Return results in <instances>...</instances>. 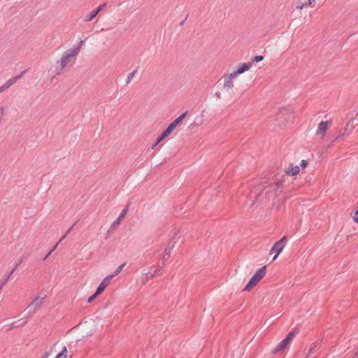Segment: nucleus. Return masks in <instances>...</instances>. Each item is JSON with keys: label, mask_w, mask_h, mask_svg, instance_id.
Here are the masks:
<instances>
[{"label": "nucleus", "mask_w": 358, "mask_h": 358, "mask_svg": "<svg viewBox=\"0 0 358 358\" xmlns=\"http://www.w3.org/2000/svg\"><path fill=\"white\" fill-rule=\"evenodd\" d=\"M275 182H276V180H275V182H274L273 185H274ZM266 184H267V185H264V186H263V187L262 188V190H261V191L259 192V194L255 196V202H261V201H264V199H266V198L269 197V196H269V194H271V193H273V192H277V191H278V190L273 191L272 189H270V191H269L268 192L266 193V190H265V191H264V192L263 196L261 197V199H259V198H257V197H258V196H259V194L263 191V189H264V188H265V187H268V186H269V185H273V183H269V184H268V182H266ZM267 190H269V188H268V189H267Z\"/></svg>", "instance_id": "7"}, {"label": "nucleus", "mask_w": 358, "mask_h": 358, "mask_svg": "<svg viewBox=\"0 0 358 358\" xmlns=\"http://www.w3.org/2000/svg\"><path fill=\"white\" fill-rule=\"evenodd\" d=\"M162 266H158L157 268H155L153 271H150L149 272H148L146 274H145V278L146 279H150V278H152L153 277L159 274V272L160 271L162 270Z\"/></svg>", "instance_id": "13"}, {"label": "nucleus", "mask_w": 358, "mask_h": 358, "mask_svg": "<svg viewBox=\"0 0 358 358\" xmlns=\"http://www.w3.org/2000/svg\"><path fill=\"white\" fill-rule=\"evenodd\" d=\"M317 346V345L315 343H313L311 347L309 348L308 352H307V355H306V357H311V355L314 353V350H315V348Z\"/></svg>", "instance_id": "21"}, {"label": "nucleus", "mask_w": 358, "mask_h": 358, "mask_svg": "<svg viewBox=\"0 0 358 358\" xmlns=\"http://www.w3.org/2000/svg\"><path fill=\"white\" fill-rule=\"evenodd\" d=\"M20 320H18V321L14 322L13 323V327H20V326L22 324L21 323H20Z\"/></svg>", "instance_id": "36"}, {"label": "nucleus", "mask_w": 358, "mask_h": 358, "mask_svg": "<svg viewBox=\"0 0 358 358\" xmlns=\"http://www.w3.org/2000/svg\"><path fill=\"white\" fill-rule=\"evenodd\" d=\"M353 220L355 222H358V209L355 211Z\"/></svg>", "instance_id": "32"}, {"label": "nucleus", "mask_w": 358, "mask_h": 358, "mask_svg": "<svg viewBox=\"0 0 358 358\" xmlns=\"http://www.w3.org/2000/svg\"><path fill=\"white\" fill-rule=\"evenodd\" d=\"M136 72H137V69L134 70L131 73H130L129 74V76H127V81H126L127 84H129L131 81L132 78L134 77Z\"/></svg>", "instance_id": "20"}, {"label": "nucleus", "mask_w": 358, "mask_h": 358, "mask_svg": "<svg viewBox=\"0 0 358 358\" xmlns=\"http://www.w3.org/2000/svg\"><path fill=\"white\" fill-rule=\"evenodd\" d=\"M99 294H96V292H95V293L94 294H92V296H90L88 299H87V302L88 303H91L92 302L94 299L98 296Z\"/></svg>", "instance_id": "30"}, {"label": "nucleus", "mask_w": 358, "mask_h": 358, "mask_svg": "<svg viewBox=\"0 0 358 358\" xmlns=\"http://www.w3.org/2000/svg\"><path fill=\"white\" fill-rule=\"evenodd\" d=\"M287 237L283 236L278 241H277L274 245L271 248L270 250V253H275V256L273 258V260H275L278 256L282 252L283 250L286 243H287Z\"/></svg>", "instance_id": "4"}, {"label": "nucleus", "mask_w": 358, "mask_h": 358, "mask_svg": "<svg viewBox=\"0 0 358 358\" xmlns=\"http://www.w3.org/2000/svg\"><path fill=\"white\" fill-rule=\"evenodd\" d=\"M67 357V349L66 346L63 347L62 350L58 353L55 358H66Z\"/></svg>", "instance_id": "15"}, {"label": "nucleus", "mask_w": 358, "mask_h": 358, "mask_svg": "<svg viewBox=\"0 0 358 358\" xmlns=\"http://www.w3.org/2000/svg\"><path fill=\"white\" fill-rule=\"evenodd\" d=\"M175 129L176 127L170 123L167 128L163 131L164 135L167 137Z\"/></svg>", "instance_id": "16"}, {"label": "nucleus", "mask_w": 358, "mask_h": 358, "mask_svg": "<svg viewBox=\"0 0 358 358\" xmlns=\"http://www.w3.org/2000/svg\"><path fill=\"white\" fill-rule=\"evenodd\" d=\"M106 6V3L101 4L98 6L95 10H93V13H95L96 15L99 14V13Z\"/></svg>", "instance_id": "25"}, {"label": "nucleus", "mask_w": 358, "mask_h": 358, "mask_svg": "<svg viewBox=\"0 0 358 358\" xmlns=\"http://www.w3.org/2000/svg\"><path fill=\"white\" fill-rule=\"evenodd\" d=\"M106 6V3L101 4L98 6L95 10H93V13H95L96 15L99 14V13Z\"/></svg>", "instance_id": "26"}, {"label": "nucleus", "mask_w": 358, "mask_h": 358, "mask_svg": "<svg viewBox=\"0 0 358 358\" xmlns=\"http://www.w3.org/2000/svg\"><path fill=\"white\" fill-rule=\"evenodd\" d=\"M26 70L22 71L20 75H17L8 80H7L3 85L4 86V89L7 90L13 84H15L18 80H20L26 73Z\"/></svg>", "instance_id": "10"}, {"label": "nucleus", "mask_w": 358, "mask_h": 358, "mask_svg": "<svg viewBox=\"0 0 358 358\" xmlns=\"http://www.w3.org/2000/svg\"><path fill=\"white\" fill-rule=\"evenodd\" d=\"M173 248H174V244H173L171 245V247L169 246V248H166V250H165V253H169L170 255L171 252V249H173Z\"/></svg>", "instance_id": "35"}, {"label": "nucleus", "mask_w": 358, "mask_h": 358, "mask_svg": "<svg viewBox=\"0 0 358 358\" xmlns=\"http://www.w3.org/2000/svg\"><path fill=\"white\" fill-rule=\"evenodd\" d=\"M290 343H291L285 338L282 341H280L278 344V345L274 349L272 350V354L275 355L280 351L284 350L285 349L288 348Z\"/></svg>", "instance_id": "9"}, {"label": "nucleus", "mask_w": 358, "mask_h": 358, "mask_svg": "<svg viewBox=\"0 0 358 358\" xmlns=\"http://www.w3.org/2000/svg\"><path fill=\"white\" fill-rule=\"evenodd\" d=\"M77 222H75L69 229L68 231L66 232L67 233V234L72 230V229L73 228V227L76 225Z\"/></svg>", "instance_id": "38"}, {"label": "nucleus", "mask_w": 358, "mask_h": 358, "mask_svg": "<svg viewBox=\"0 0 358 358\" xmlns=\"http://www.w3.org/2000/svg\"><path fill=\"white\" fill-rule=\"evenodd\" d=\"M251 67L252 64L250 62L243 63L238 67V69L236 71L234 72V75H236L238 76V75L249 70Z\"/></svg>", "instance_id": "12"}, {"label": "nucleus", "mask_w": 358, "mask_h": 358, "mask_svg": "<svg viewBox=\"0 0 358 358\" xmlns=\"http://www.w3.org/2000/svg\"><path fill=\"white\" fill-rule=\"evenodd\" d=\"M296 334V332L295 331H292L286 336L285 338L291 343L293 338L295 337Z\"/></svg>", "instance_id": "19"}, {"label": "nucleus", "mask_w": 358, "mask_h": 358, "mask_svg": "<svg viewBox=\"0 0 358 358\" xmlns=\"http://www.w3.org/2000/svg\"><path fill=\"white\" fill-rule=\"evenodd\" d=\"M121 220H121L120 218L117 217V219H116V220L113 222V224H111V227H110V230H112V229H113L116 228V227L120 224V223Z\"/></svg>", "instance_id": "22"}, {"label": "nucleus", "mask_w": 358, "mask_h": 358, "mask_svg": "<svg viewBox=\"0 0 358 358\" xmlns=\"http://www.w3.org/2000/svg\"><path fill=\"white\" fill-rule=\"evenodd\" d=\"M5 90H6V89H4V86L3 85L0 87V93L3 92Z\"/></svg>", "instance_id": "39"}, {"label": "nucleus", "mask_w": 358, "mask_h": 358, "mask_svg": "<svg viewBox=\"0 0 358 358\" xmlns=\"http://www.w3.org/2000/svg\"><path fill=\"white\" fill-rule=\"evenodd\" d=\"M158 144H159V143H157V142H155V143L152 145V149H155V148L157 147V145Z\"/></svg>", "instance_id": "40"}, {"label": "nucleus", "mask_w": 358, "mask_h": 358, "mask_svg": "<svg viewBox=\"0 0 358 358\" xmlns=\"http://www.w3.org/2000/svg\"><path fill=\"white\" fill-rule=\"evenodd\" d=\"M169 257V253H164V255H163L162 257V260L163 262H166Z\"/></svg>", "instance_id": "34"}, {"label": "nucleus", "mask_w": 358, "mask_h": 358, "mask_svg": "<svg viewBox=\"0 0 358 358\" xmlns=\"http://www.w3.org/2000/svg\"><path fill=\"white\" fill-rule=\"evenodd\" d=\"M95 13H93V11L88 15H87L85 18V22H90L92 21L94 18L96 17Z\"/></svg>", "instance_id": "23"}, {"label": "nucleus", "mask_w": 358, "mask_h": 358, "mask_svg": "<svg viewBox=\"0 0 358 358\" xmlns=\"http://www.w3.org/2000/svg\"><path fill=\"white\" fill-rule=\"evenodd\" d=\"M307 165H308V162H307L306 160L303 159V160L301 161V166L302 168H305V167H306V166H307Z\"/></svg>", "instance_id": "33"}, {"label": "nucleus", "mask_w": 358, "mask_h": 358, "mask_svg": "<svg viewBox=\"0 0 358 358\" xmlns=\"http://www.w3.org/2000/svg\"><path fill=\"white\" fill-rule=\"evenodd\" d=\"M358 357V351L355 353L353 358H357Z\"/></svg>", "instance_id": "42"}, {"label": "nucleus", "mask_w": 358, "mask_h": 358, "mask_svg": "<svg viewBox=\"0 0 358 358\" xmlns=\"http://www.w3.org/2000/svg\"><path fill=\"white\" fill-rule=\"evenodd\" d=\"M66 236H67V233H65V234L62 236V237L60 238V240L59 241V242H58L57 244L58 245V244H59V243H60L63 239H64V238L66 237Z\"/></svg>", "instance_id": "37"}, {"label": "nucleus", "mask_w": 358, "mask_h": 358, "mask_svg": "<svg viewBox=\"0 0 358 358\" xmlns=\"http://www.w3.org/2000/svg\"><path fill=\"white\" fill-rule=\"evenodd\" d=\"M106 6V3L101 4L98 6L95 10H93V13H95L96 15L99 14V13Z\"/></svg>", "instance_id": "24"}, {"label": "nucleus", "mask_w": 358, "mask_h": 358, "mask_svg": "<svg viewBox=\"0 0 358 358\" xmlns=\"http://www.w3.org/2000/svg\"><path fill=\"white\" fill-rule=\"evenodd\" d=\"M187 114V111H185L182 114H181L179 117H178L175 120H173L171 124L173 125L176 128V127L182 122L184 118L186 117Z\"/></svg>", "instance_id": "14"}, {"label": "nucleus", "mask_w": 358, "mask_h": 358, "mask_svg": "<svg viewBox=\"0 0 358 358\" xmlns=\"http://www.w3.org/2000/svg\"><path fill=\"white\" fill-rule=\"evenodd\" d=\"M166 136L164 135V133L162 132L160 136H159L156 140L157 143H159L162 142L164 138H166Z\"/></svg>", "instance_id": "29"}, {"label": "nucleus", "mask_w": 358, "mask_h": 358, "mask_svg": "<svg viewBox=\"0 0 358 358\" xmlns=\"http://www.w3.org/2000/svg\"><path fill=\"white\" fill-rule=\"evenodd\" d=\"M237 76L234 75V73L230 74H226L223 76L224 78V88L227 91L230 90L234 87L233 79L236 78Z\"/></svg>", "instance_id": "6"}, {"label": "nucleus", "mask_w": 358, "mask_h": 358, "mask_svg": "<svg viewBox=\"0 0 358 358\" xmlns=\"http://www.w3.org/2000/svg\"><path fill=\"white\" fill-rule=\"evenodd\" d=\"M127 211H128V207L127 206L125 208H124L122 210V212L120 213L118 217L120 218L121 220H122L124 217V216L127 215Z\"/></svg>", "instance_id": "28"}, {"label": "nucleus", "mask_w": 358, "mask_h": 358, "mask_svg": "<svg viewBox=\"0 0 358 358\" xmlns=\"http://www.w3.org/2000/svg\"><path fill=\"white\" fill-rule=\"evenodd\" d=\"M266 266H264L258 269L255 273L252 276L246 286L244 287L243 291H250L255 287L258 282H259L266 275Z\"/></svg>", "instance_id": "3"}, {"label": "nucleus", "mask_w": 358, "mask_h": 358, "mask_svg": "<svg viewBox=\"0 0 358 358\" xmlns=\"http://www.w3.org/2000/svg\"><path fill=\"white\" fill-rule=\"evenodd\" d=\"M57 247V244H56L53 248L52 249L45 255V257L43 258V260H45L46 259H48V257L51 255V253L56 249V248Z\"/></svg>", "instance_id": "31"}, {"label": "nucleus", "mask_w": 358, "mask_h": 358, "mask_svg": "<svg viewBox=\"0 0 358 358\" xmlns=\"http://www.w3.org/2000/svg\"><path fill=\"white\" fill-rule=\"evenodd\" d=\"M331 123V121H322L317 127L316 134L317 135L324 136L327 130V125Z\"/></svg>", "instance_id": "11"}, {"label": "nucleus", "mask_w": 358, "mask_h": 358, "mask_svg": "<svg viewBox=\"0 0 358 358\" xmlns=\"http://www.w3.org/2000/svg\"><path fill=\"white\" fill-rule=\"evenodd\" d=\"M80 52V46L66 50L60 59V69L56 71V75H59L61 71L68 66H71L76 62V57Z\"/></svg>", "instance_id": "2"}, {"label": "nucleus", "mask_w": 358, "mask_h": 358, "mask_svg": "<svg viewBox=\"0 0 358 358\" xmlns=\"http://www.w3.org/2000/svg\"><path fill=\"white\" fill-rule=\"evenodd\" d=\"M83 41H80L79 42V43H78V46H80H80L83 45Z\"/></svg>", "instance_id": "41"}, {"label": "nucleus", "mask_w": 358, "mask_h": 358, "mask_svg": "<svg viewBox=\"0 0 358 358\" xmlns=\"http://www.w3.org/2000/svg\"><path fill=\"white\" fill-rule=\"evenodd\" d=\"M300 171V169L299 166H289L287 168V169L285 171V174L280 175L278 174L275 176V180L276 182L274 185H271L263 189V191L259 194L258 197L261 199V197L263 196L264 191L266 190V193L270 191L267 190L268 188L272 189L273 191L278 190L280 187L282 185L283 182L285 181V179L287 178V176L289 175L291 176H296L297 175Z\"/></svg>", "instance_id": "1"}, {"label": "nucleus", "mask_w": 358, "mask_h": 358, "mask_svg": "<svg viewBox=\"0 0 358 358\" xmlns=\"http://www.w3.org/2000/svg\"><path fill=\"white\" fill-rule=\"evenodd\" d=\"M264 59V56L262 55H257L253 57L252 59V62H259Z\"/></svg>", "instance_id": "27"}, {"label": "nucleus", "mask_w": 358, "mask_h": 358, "mask_svg": "<svg viewBox=\"0 0 358 358\" xmlns=\"http://www.w3.org/2000/svg\"><path fill=\"white\" fill-rule=\"evenodd\" d=\"M184 22H185V20L182 21V22L180 23V25H182V24H184Z\"/></svg>", "instance_id": "43"}, {"label": "nucleus", "mask_w": 358, "mask_h": 358, "mask_svg": "<svg viewBox=\"0 0 358 358\" xmlns=\"http://www.w3.org/2000/svg\"><path fill=\"white\" fill-rule=\"evenodd\" d=\"M126 265V263H124L121 265H120L117 268L116 270L113 272V273L110 274V275H113V278L115 276H116L117 275H118L121 271L123 269V268Z\"/></svg>", "instance_id": "18"}, {"label": "nucleus", "mask_w": 358, "mask_h": 358, "mask_svg": "<svg viewBox=\"0 0 358 358\" xmlns=\"http://www.w3.org/2000/svg\"><path fill=\"white\" fill-rule=\"evenodd\" d=\"M45 298H41L40 296H36L32 301V302L28 306L27 308H29V313L34 314L37 311L43 303V300Z\"/></svg>", "instance_id": "5"}, {"label": "nucleus", "mask_w": 358, "mask_h": 358, "mask_svg": "<svg viewBox=\"0 0 358 358\" xmlns=\"http://www.w3.org/2000/svg\"><path fill=\"white\" fill-rule=\"evenodd\" d=\"M113 278V275H108L101 282L96 290V294H100L104 291V289L110 284V282Z\"/></svg>", "instance_id": "8"}, {"label": "nucleus", "mask_w": 358, "mask_h": 358, "mask_svg": "<svg viewBox=\"0 0 358 358\" xmlns=\"http://www.w3.org/2000/svg\"><path fill=\"white\" fill-rule=\"evenodd\" d=\"M315 0H308V1L304 3H301V5H299V4L297 5L296 8L298 9H302L303 8H306L308 6L311 5L312 2H315Z\"/></svg>", "instance_id": "17"}]
</instances>
